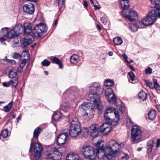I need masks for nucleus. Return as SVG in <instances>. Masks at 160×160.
<instances>
[{
    "label": "nucleus",
    "mask_w": 160,
    "mask_h": 160,
    "mask_svg": "<svg viewBox=\"0 0 160 160\" xmlns=\"http://www.w3.org/2000/svg\"><path fill=\"white\" fill-rule=\"evenodd\" d=\"M23 10L24 12L32 14L34 12V5L31 3L25 4L23 6Z\"/></svg>",
    "instance_id": "aec40b11"
},
{
    "label": "nucleus",
    "mask_w": 160,
    "mask_h": 160,
    "mask_svg": "<svg viewBox=\"0 0 160 160\" xmlns=\"http://www.w3.org/2000/svg\"><path fill=\"white\" fill-rule=\"evenodd\" d=\"M83 5L85 7H87L88 6V3L86 1H84Z\"/></svg>",
    "instance_id": "052dcab7"
},
{
    "label": "nucleus",
    "mask_w": 160,
    "mask_h": 160,
    "mask_svg": "<svg viewBox=\"0 0 160 160\" xmlns=\"http://www.w3.org/2000/svg\"><path fill=\"white\" fill-rule=\"evenodd\" d=\"M140 21L137 22L135 23H132L130 26H129V29L132 32H136L138 31V28L140 27Z\"/></svg>",
    "instance_id": "cd10ccee"
},
{
    "label": "nucleus",
    "mask_w": 160,
    "mask_h": 160,
    "mask_svg": "<svg viewBox=\"0 0 160 160\" xmlns=\"http://www.w3.org/2000/svg\"><path fill=\"white\" fill-rule=\"evenodd\" d=\"M41 63L43 66H48L50 65L51 62L48 60L45 59Z\"/></svg>",
    "instance_id": "37998d69"
},
{
    "label": "nucleus",
    "mask_w": 160,
    "mask_h": 160,
    "mask_svg": "<svg viewBox=\"0 0 160 160\" xmlns=\"http://www.w3.org/2000/svg\"><path fill=\"white\" fill-rule=\"evenodd\" d=\"M113 41L115 44L116 45H121L122 43V38L119 37H116L113 39Z\"/></svg>",
    "instance_id": "e433bc0d"
},
{
    "label": "nucleus",
    "mask_w": 160,
    "mask_h": 160,
    "mask_svg": "<svg viewBox=\"0 0 160 160\" xmlns=\"http://www.w3.org/2000/svg\"><path fill=\"white\" fill-rule=\"evenodd\" d=\"M156 111L154 110L149 111L148 113V118L150 120H153L156 118Z\"/></svg>",
    "instance_id": "c9c22d12"
},
{
    "label": "nucleus",
    "mask_w": 160,
    "mask_h": 160,
    "mask_svg": "<svg viewBox=\"0 0 160 160\" xmlns=\"http://www.w3.org/2000/svg\"><path fill=\"white\" fill-rule=\"evenodd\" d=\"M70 108V104L68 102H65L61 104L60 108L61 110L66 112Z\"/></svg>",
    "instance_id": "473e14b6"
},
{
    "label": "nucleus",
    "mask_w": 160,
    "mask_h": 160,
    "mask_svg": "<svg viewBox=\"0 0 160 160\" xmlns=\"http://www.w3.org/2000/svg\"><path fill=\"white\" fill-rule=\"evenodd\" d=\"M153 82L154 83V88L157 90H159L160 87L158 83L157 80L156 79H154L153 80Z\"/></svg>",
    "instance_id": "a18cd8bd"
},
{
    "label": "nucleus",
    "mask_w": 160,
    "mask_h": 160,
    "mask_svg": "<svg viewBox=\"0 0 160 160\" xmlns=\"http://www.w3.org/2000/svg\"><path fill=\"white\" fill-rule=\"evenodd\" d=\"M38 0H27L28 1H31L32 2H37Z\"/></svg>",
    "instance_id": "774afa93"
},
{
    "label": "nucleus",
    "mask_w": 160,
    "mask_h": 160,
    "mask_svg": "<svg viewBox=\"0 0 160 160\" xmlns=\"http://www.w3.org/2000/svg\"><path fill=\"white\" fill-rule=\"evenodd\" d=\"M13 102H10L8 105L4 106L3 108V110L6 112H8L12 108V106Z\"/></svg>",
    "instance_id": "4c0bfd02"
},
{
    "label": "nucleus",
    "mask_w": 160,
    "mask_h": 160,
    "mask_svg": "<svg viewBox=\"0 0 160 160\" xmlns=\"http://www.w3.org/2000/svg\"><path fill=\"white\" fill-rule=\"evenodd\" d=\"M42 131V129L39 127H37L34 130L33 133V138L37 139L39 135Z\"/></svg>",
    "instance_id": "2f4dec72"
},
{
    "label": "nucleus",
    "mask_w": 160,
    "mask_h": 160,
    "mask_svg": "<svg viewBox=\"0 0 160 160\" xmlns=\"http://www.w3.org/2000/svg\"><path fill=\"white\" fill-rule=\"evenodd\" d=\"M80 151L85 156L84 160H95L96 152L93 147L89 145H84L80 148Z\"/></svg>",
    "instance_id": "20e7f679"
},
{
    "label": "nucleus",
    "mask_w": 160,
    "mask_h": 160,
    "mask_svg": "<svg viewBox=\"0 0 160 160\" xmlns=\"http://www.w3.org/2000/svg\"><path fill=\"white\" fill-rule=\"evenodd\" d=\"M21 116H19L17 118V122H18L21 118Z\"/></svg>",
    "instance_id": "69168bd1"
},
{
    "label": "nucleus",
    "mask_w": 160,
    "mask_h": 160,
    "mask_svg": "<svg viewBox=\"0 0 160 160\" xmlns=\"http://www.w3.org/2000/svg\"><path fill=\"white\" fill-rule=\"evenodd\" d=\"M112 124L105 123L101 125L100 128V131L102 132H104L105 134H108L111 130Z\"/></svg>",
    "instance_id": "4be33fe9"
},
{
    "label": "nucleus",
    "mask_w": 160,
    "mask_h": 160,
    "mask_svg": "<svg viewBox=\"0 0 160 160\" xmlns=\"http://www.w3.org/2000/svg\"><path fill=\"white\" fill-rule=\"evenodd\" d=\"M145 72L146 74H151L152 73V69L149 67H148L145 70Z\"/></svg>",
    "instance_id": "3c124183"
},
{
    "label": "nucleus",
    "mask_w": 160,
    "mask_h": 160,
    "mask_svg": "<svg viewBox=\"0 0 160 160\" xmlns=\"http://www.w3.org/2000/svg\"><path fill=\"white\" fill-rule=\"evenodd\" d=\"M154 142L152 140H149L147 143V152L150 158H152L156 154V151L154 150Z\"/></svg>",
    "instance_id": "4468645a"
},
{
    "label": "nucleus",
    "mask_w": 160,
    "mask_h": 160,
    "mask_svg": "<svg viewBox=\"0 0 160 160\" xmlns=\"http://www.w3.org/2000/svg\"><path fill=\"white\" fill-rule=\"evenodd\" d=\"M12 81H10L8 82H5L3 83V86L4 87H8L11 84L12 85Z\"/></svg>",
    "instance_id": "de8ad7c7"
},
{
    "label": "nucleus",
    "mask_w": 160,
    "mask_h": 160,
    "mask_svg": "<svg viewBox=\"0 0 160 160\" xmlns=\"http://www.w3.org/2000/svg\"><path fill=\"white\" fill-rule=\"evenodd\" d=\"M122 57H123V58L125 59V61L127 62H128V61L127 60L128 57H127V56L125 54H123L122 55Z\"/></svg>",
    "instance_id": "bf43d9fd"
},
{
    "label": "nucleus",
    "mask_w": 160,
    "mask_h": 160,
    "mask_svg": "<svg viewBox=\"0 0 160 160\" xmlns=\"http://www.w3.org/2000/svg\"><path fill=\"white\" fill-rule=\"evenodd\" d=\"M160 146V139H158L157 140L156 147L157 148H159V147Z\"/></svg>",
    "instance_id": "4d7b16f0"
},
{
    "label": "nucleus",
    "mask_w": 160,
    "mask_h": 160,
    "mask_svg": "<svg viewBox=\"0 0 160 160\" xmlns=\"http://www.w3.org/2000/svg\"><path fill=\"white\" fill-rule=\"evenodd\" d=\"M148 16L155 22L157 17L160 18V7H158L155 10H151L149 12Z\"/></svg>",
    "instance_id": "f3484780"
},
{
    "label": "nucleus",
    "mask_w": 160,
    "mask_h": 160,
    "mask_svg": "<svg viewBox=\"0 0 160 160\" xmlns=\"http://www.w3.org/2000/svg\"><path fill=\"white\" fill-rule=\"evenodd\" d=\"M152 4L155 5L154 7H156L157 5L158 4L160 0H150Z\"/></svg>",
    "instance_id": "09e8293b"
},
{
    "label": "nucleus",
    "mask_w": 160,
    "mask_h": 160,
    "mask_svg": "<svg viewBox=\"0 0 160 160\" xmlns=\"http://www.w3.org/2000/svg\"><path fill=\"white\" fill-rule=\"evenodd\" d=\"M124 16L128 19L130 21H134L138 18V13L134 10H124L122 11Z\"/></svg>",
    "instance_id": "9b49d317"
},
{
    "label": "nucleus",
    "mask_w": 160,
    "mask_h": 160,
    "mask_svg": "<svg viewBox=\"0 0 160 160\" xmlns=\"http://www.w3.org/2000/svg\"><path fill=\"white\" fill-rule=\"evenodd\" d=\"M128 75L129 76V78L132 81H133L135 80V75L133 72H129L128 73Z\"/></svg>",
    "instance_id": "79ce46f5"
},
{
    "label": "nucleus",
    "mask_w": 160,
    "mask_h": 160,
    "mask_svg": "<svg viewBox=\"0 0 160 160\" xmlns=\"http://www.w3.org/2000/svg\"><path fill=\"white\" fill-rule=\"evenodd\" d=\"M65 0H58V6L59 8H61L64 3Z\"/></svg>",
    "instance_id": "603ef678"
},
{
    "label": "nucleus",
    "mask_w": 160,
    "mask_h": 160,
    "mask_svg": "<svg viewBox=\"0 0 160 160\" xmlns=\"http://www.w3.org/2000/svg\"><path fill=\"white\" fill-rule=\"evenodd\" d=\"M62 148H58V149L54 148H52L50 150H48L46 154V159L52 160L60 159L62 157V153L60 149Z\"/></svg>",
    "instance_id": "6e6552de"
},
{
    "label": "nucleus",
    "mask_w": 160,
    "mask_h": 160,
    "mask_svg": "<svg viewBox=\"0 0 160 160\" xmlns=\"http://www.w3.org/2000/svg\"><path fill=\"white\" fill-rule=\"evenodd\" d=\"M99 127L98 125L95 124L91 125L89 127V131L91 135L94 137H96L98 136V133Z\"/></svg>",
    "instance_id": "5701e85b"
},
{
    "label": "nucleus",
    "mask_w": 160,
    "mask_h": 160,
    "mask_svg": "<svg viewBox=\"0 0 160 160\" xmlns=\"http://www.w3.org/2000/svg\"><path fill=\"white\" fill-rule=\"evenodd\" d=\"M105 97L110 103H114L116 102V97L111 88L107 89L105 91Z\"/></svg>",
    "instance_id": "ddd939ff"
},
{
    "label": "nucleus",
    "mask_w": 160,
    "mask_h": 160,
    "mask_svg": "<svg viewBox=\"0 0 160 160\" xmlns=\"http://www.w3.org/2000/svg\"><path fill=\"white\" fill-rule=\"evenodd\" d=\"M108 54L110 56H112L113 55V53L112 52H110L108 53Z\"/></svg>",
    "instance_id": "338daca9"
},
{
    "label": "nucleus",
    "mask_w": 160,
    "mask_h": 160,
    "mask_svg": "<svg viewBox=\"0 0 160 160\" xmlns=\"http://www.w3.org/2000/svg\"><path fill=\"white\" fill-rule=\"evenodd\" d=\"M48 28L46 24L40 23L35 26L32 30V32L36 37H40L43 33L46 32Z\"/></svg>",
    "instance_id": "1a4fd4ad"
},
{
    "label": "nucleus",
    "mask_w": 160,
    "mask_h": 160,
    "mask_svg": "<svg viewBox=\"0 0 160 160\" xmlns=\"http://www.w3.org/2000/svg\"><path fill=\"white\" fill-rule=\"evenodd\" d=\"M66 160H81V159L78 154L72 153L67 155Z\"/></svg>",
    "instance_id": "bb28decb"
},
{
    "label": "nucleus",
    "mask_w": 160,
    "mask_h": 160,
    "mask_svg": "<svg viewBox=\"0 0 160 160\" xmlns=\"http://www.w3.org/2000/svg\"><path fill=\"white\" fill-rule=\"evenodd\" d=\"M100 20L105 25L106 24L107 21L105 17H102L100 19Z\"/></svg>",
    "instance_id": "864d4df0"
},
{
    "label": "nucleus",
    "mask_w": 160,
    "mask_h": 160,
    "mask_svg": "<svg viewBox=\"0 0 160 160\" xmlns=\"http://www.w3.org/2000/svg\"><path fill=\"white\" fill-rule=\"evenodd\" d=\"M67 95L68 98L71 100H75L78 98V94L75 87H71L67 89L63 93V97Z\"/></svg>",
    "instance_id": "9d476101"
},
{
    "label": "nucleus",
    "mask_w": 160,
    "mask_h": 160,
    "mask_svg": "<svg viewBox=\"0 0 160 160\" xmlns=\"http://www.w3.org/2000/svg\"><path fill=\"white\" fill-rule=\"evenodd\" d=\"M114 84V82L112 80L108 79L104 82V85L106 87H112Z\"/></svg>",
    "instance_id": "ea45409f"
},
{
    "label": "nucleus",
    "mask_w": 160,
    "mask_h": 160,
    "mask_svg": "<svg viewBox=\"0 0 160 160\" xmlns=\"http://www.w3.org/2000/svg\"><path fill=\"white\" fill-rule=\"evenodd\" d=\"M138 97L140 99L143 100H145L147 98V93L144 91H141L138 94Z\"/></svg>",
    "instance_id": "58836bf2"
},
{
    "label": "nucleus",
    "mask_w": 160,
    "mask_h": 160,
    "mask_svg": "<svg viewBox=\"0 0 160 160\" xmlns=\"http://www.w3.org/2000/svg\"><path fill=\"white\" fill-rule=\"evenodd\" d=\"M1 134L4 138H7L8 135V131L7 129H4L2 131Z\"/></svg>",
    "instance_id": "a19ab883"
},
{
    "label": "nucleus",
    "mask_w": 160,
    "mask_h": 160,
    "mask_svg": "<svg viewBox=\"0 0 160 160\" xmlns=\"http://www.w3.org/2000/svg\"><path fill=\"white\" fill-rule=\"evenodd\" d=\"M82 129L80 123L77 118L72 120L69 127V133L73 137L78 136L81 132Z\"/></svg>",
    "instance_id": "39448f33"
},
{
    "label": "nucleus",
    "mask_w": 160,
    "mask_h": 160,
    "mask_svg": "<svg viewBox=\"0 0 160 160\" xmlns=\"http://www.w3.org/2000/svg\"><path fill=\"white\" fill-rule=\"evenodd\" d=\"M140 22V24L148 26L153 24L154 22L148 15H147Z\"/></svg>",
    "instance_id": "b1692460"
},
{
    "label": "nucleus",
    "mask_w": 160,
    "mask_h": 160,
    "mask_svg": "<svg viewBox=\"0 0 160 160\" xmlns=\"http://www.w3.org/2000/svg\"><path fill=\"white\" fill-rule=\"evenodd\" d=\"M8 76L9 78L13 79L11 81H12V85L16 88L18 83V77L17 72L12 70H10L9 72Z\"/></svg>",
    "instance_id": "a211bd4d"
},
{
    "label": "nucleus",
    "mask_w": 160,
    "mask_h": 160,
    "mask_svg": "<svg viewBox=\"0 0 160 160\" xmlns=\"http://www.w3.org/2000/svg\"><path fill=\"white\" fill-rule=\"evenodd\" d=\"M61 116L60 112L57 111L55 112L53 116H52V119L54 121H58L59 119L60 118Z\"/></svg>",
    "instance_id": "f704fd0d"
},
{
    "label": "nucleus",
    "mask_w": 160,
    "mask_h": 160,
    "mask_svg": "<svg viewBox=\"0 0 160 160\" xmlns=\"http://www.w3.org/2000/svg\"><path fill=\"white\" fill-rule=\"evenodd\" d=\"M32 140V139L29 150L30 152L31 149H33V158L31 160H38L41 156L43 148L42 145L38 142H36L33 145L34 143Z\"/></svg>",
    "instance_id": "0eeeda50"
},
{
    "label": "nucleus",
    "mask_w": 160,
    "mask_h": 160,
    "mask_svg": "<svg viewBox=\"0 0 160 160\" xmlns=\"http://www.w3.org/2000/svg\"><path fill=\"white\" fill-rule=\"evenodd\" d=\"M51 59L53 62H54L58 64L60 68H62V64L60 60L58 58L55 57H52L51 58Z\"/></svg>",
    "instance_id": "72a5a7b5"
},
{
    "label": "nucleus",
    "mask_w": 160,
    "mask_h": 160,
    "mask_svg": "<svg viewBox=\"0 0 160 160\" xmlns=\"http://www.w3.org/2000/svg\"><path fill=\"white\" fill-rule=\"evenodd\" d=\"M70 59L72 64L76 65L79 61V57L78 55L75 54L71 56Z\"/></svg>",
    "instance_id": "c756f323"
},
{
    "label": "nucleus",
    "mask_w": 160,
    "mask_h": 160,
    "mask_svg": "<svg viewBox=\"0 0 160 160\" xmlns=\"http://www.w3.org/2000/svg\"><path fill=\"white\" fill-rule=\"evenodd\" d=\"M124 145L123 143H119L115 140H110L106 147V151L103 156V159L104 160H115L119 156V160H128V155L120 152L121 147Z\"/></svg>",
    "instance_id": "f257e3e1"
},
{
    "label": "nucleus",
    "mask_w": 160,
    "mask_h": 160,
    "mask_svg": "<svg viewBox=\"0 0 160 160\" xmlns=\"http://www.w3.org/2000/svg\"><path fill=\"white\" fill-rule=\"evenodd\" d=\"M27 62L28 60L27 59H21L19 61L20 65L24 67Z\"/></svg>",
    "instance_id": "c03bdc74"
},
{
    "label": "nucleus",
    "mask_w": 160,
    "mask_h": 160,
    "mask_svg": "<svg viewBox=\"0 0 160 160\" xmlns=\"http://www.w3.org/2000/svg\"><path fill=\"white\" fill-rule=\"evenodd\" d=\"M96 27L97 29L99 30H100L102 29L101 27L98 24H97L96 25Z\"/></svg>",
    "instance_id": "680f3d73"
},
{
    "label": "nucleus",
    "mask_w": 160,
    "mask_h": 160,
    "mask_svg": "<svg viewBox=\"0 0 160 160\" xmlns=\"http://www.w3.org/2000/svg\"><path fill=\"white\" fill-rule=\"evenodd\" d=\"M101 141H98L96 143H95V145L97 148V150L96 152V155L98 157L100 158L99 157V154H100V156H102L104 154L105 152L106 151L105 150L104 148L103 147V145H101Z\"/></svg>",
    "instance_id": "2eb2a0df"
},
{
    "label": "nucleus",
    "mask_w": 160,
    "mask_h": 160,
    "mask_svg": "<svg viewBox=\"0 0 160 160\" xmlns=\"http://www.w3.org/2000/svg\"><path fill=\"white\" fill-rule=\"evenodd\" d=\"M142 131L139 127L134 125L132 127L130 140L133 143H137L141 141L142 138Z\"/></svg>",
    "instance_id": "423d86ee"
},
{
    "label": "nucleus",
    "mask_w": 160,
    "mask_h": 160,
    "mask_svg": "<svg viewBox=\"0 0 160 160\" xmlns=\"http://www.w3.org/2000/svg\"><path fill=\"white\" fill-rule=\"evenodd\" d=\"M94 9L95 10L98 9H99V8L98 7V6H97V5H94Z\"/></svg>",
    "instance_id": "e2e57ef3"
},
{
    "label": "nucleus",
    "mask_w": 160,
    "mask_h": 160,
    "mask_svg": "<svg viewBox=\"0 0 160 160\" xmlns=\"http://www.w3.org/2000/svg\"><path fill=\"white\" fill-rule=\"evenodd\" d=\"M112 115L109 114L106 112L104 113V118L105 120L107 122L106 123L112 124V125H116L119 121H117V118H112Z\"/></svg>",
    "instance_id": "412c9836"
},
{
    "label": "nucleus",
    "mask_w": 160,
    "mask_h": 160,
    "mask_svg": "<svg viewBox=\"0 0 160 160\" xmlns=\"http://www.w3.org/2000/svg\"><path fill=\"white\" fill-rule=\"evenodd\" d=\"M58 22V20L57 19H56L55 21V22H54V26H56Z\"/></svg>",
    "instance_id": "0e129e2a"
},
{
    "label": "nucleus",
    "mask_w": 160,
    "mask_h": 160,
    "mask_svg": "<svg viewBox=\"0 0 160 160\" xmlns=\"http://www.w3.org/2000/svg\"><path fill=\"white\" fill-rule=\"evenodd\" d=\"M83 132H84V134H85V135H87L88 134V130L87 128H85L83 129Z\"/></svg>",
    "instance_id": "5fc2aeb1"
},
{
    "label": "nucleus",
    "mask_w": 160,
    "mask_h": 160,
    "mask_svg": "<svg viewBox=\"0 0 160 160\" xmlns=\"http://www.w3.org/2000/svg\"><path fill=\"white\" fill-rule=\"evenodd\" d=\"M32 42V40L31 38L25 37L22 39V46L23 47H25L30 44Z\"/></svg>",
    "instance_id": "c85d7f7f"
},
{
    "label": "nucleus",
    "mask_w": 160,
    "mask_h": 160,
    "mask_svg": "<svg viewBox=\"0 0 160 160\" xmlns=\"http://www.w3.org/2000/svg\"><path fill=\"white\" fill-rule=\"evenodd\" d=\"M6 33L9 39L13 38L15 37H18V36L15 33L13 29H11L9 31H8V28L5 27L2 28L0 31V35L2 34Z\"/></svg>",
    "instance_id": "dca6fc26"
},
{
    "label": "nucleus",
    "mask_w": 160,
    "mask_h": 160,
    "mask_svg": "<svg viewBox=\"0 0 160 160\" xmlns=\"http://www.w3.org/2000/svg\"><path fill=\"white\" fill-rule=\"evenodd\" d=\"M68 135V130L66 129L63 132L59 135L57 139V142L59 146H61L66 143Z\"/></svg>",
    "instance_id": "f8f14e48"
},
{
    "label": "nucleus",
    "mask_w": 160,
    "mask_h": 160,
    "mask_svg": "<svg viewBox=\"0 0 160 160\" xmlns=\"http://www.w3.org/2000/svg\"><path fill=\"white\" fill-rule=\"evenodd\" d=\"M23 67L20 65L17 69V72H21L23 69Z\"/></svg>",
    "instance_id": "6e6d98bb"
},
{
    "label": "nucleus",
    "mask_w": 160,
    "mask_h": 160,
    "mask_svg": "<svg viewBox=\"0 0 160 160\" xmlns=\"http://www.w3.org/2000/svg\"><path fill=\"white\" fill-rule=\"evenodd\" d=\"M147 84L151 88H154V83L153 84L152 82L149 81H146Z\"/></svg>",
    "instance_id": "8fccbe9b"
},
{
    "label": "nucleus",
    "mask_w": 160,
    "mask_h": 160,
    "mask_svg": "<svg viewBox=\"0 0 160 160\" xmlns=\"http://www.w3.org/2000/svg\"><path fill=\"white\" fill-rule=\"evenodd\" d=\"M8 62L13 65L16 63L15 61L13 60H10L8 61Z\"/></svg>",
    "instance_id": "13d9d810"
},
{
    "label": "nucleus",
    "mask_w": 160,
    "mask_h": 160,
    "mask_svg": "<svg viewBox=\"0 0 160 160\" xmlns=\"http://www.w3.org/2000/svg\"><path fill=\"white\" fill-rule=\"evenodd\" d=\"M89 93L88 97V100L96 105L98 109L102 107L99 94L103 92L100 84L98 83L94 82L90 85L89 87Z\"/></svg>",
    "instance_id": "f03ea898"
},
{
    "label": "nucleus",
    "mask_w": 160,
    "mask_h": 160,
    "mask_svg": "<svg viewBox=\"0 0 160 160\" xmlns=\"http://www.w3.org/2000/svg\"><path fill=\"white\" fill-rule=\"evenodd\" d=\"M12 57L15 59H18L21 57V56L19 53L15 52L13 54Z\"/></svg>",
    "instance_id": "49530a36"
},
{
    "label": "nucleus",
    "mask_w": 160,
    "mask_h": 160,
    "mask_svg": "<svg viewBox=\"0 0 160 160\" xmlns=\"http://www.w3.org/2000/svg\"><path fill=\"white\" fill-rule=\"evenodd\" d=\"M120 1L121 7L123 9L126 10L129 7V0H120Z\"/></svg>",
    "instance_id": "7c9ffc66"
},
{
    "label": "nucleus",
    "mask_w": 160,
    "mask_h": 160,
    "mask_svg": "<svg viewBox=\"0 0 160 160\" xmlns=\"http://www.w3.org/2000/svg\"><path fill=\"white\" fill-rule=\"evenodd\" d=\"M96 106L95 104L89 102L82 104L79 107V109L81 110L84 111L82 112L83 116L88 118H91L93 116L94 114L95 107L98 110H100L102 109V107L99 109Z\"/></svg>",
    "instance_id": "7ed1b4c3"
},
{
    "label": "nucleus",
    "mask_w": 160,
    "mask_h": 160,
    "mask_svg": "<svg viewBox=\"0 0 160 160\" xmlns=\"http://www.w3.org/2000/svg\"><path fill=\"white\" fill-rule=\"evenodd\" d=\"M12 29L18 36H19L22 32L23 28L21 24L18 23L16 24Z\"/></svg>",
    "instance_id": "a878e982"
},
{
    "label": "nucleus",
    "mask_w": 160,
    "mask_h": 160,
    "mask_svg": "<svg viewBox=\"0 0 160 160\" xmlns=\"http://www.w3.org/2000/svg\"><path fill=\"white\" fill-rule=\"evenodd\" d=\"M105 112L112 115H115V118H117V121H119L120 119L119 112L115 108L112 107L108 108L106 109Z\"/></svg>",
    "instance_id": "6ab92c4d"
},
{
    "label": "nucleus",
    "mask_w": 160,
    "mask_h": 160,
    "mask_svg": "<svg viewBox=\"0 0 160 160\" xmlns=\"http://www.w3.org/2000/svg\"><path fill=\"white\" fill-rule=\"evenodd\" d=\"M24 31L25 34L29 35L31 33L32 29L31 23L27 22L24 23Z\"/></svg>",
    "instance_id": "393cba45"
}]
</instances>
